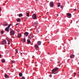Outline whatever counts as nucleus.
I'll return each instance as SVG.
<instances>
[{"label":"nucleus","instance_id":"nucleus-40","mask_svg":"<svg viewBox=\"0 0 79 79\" xmlns=\"http://www.w3.org/2000/svg\"><path fill=\"white\" fill-rule=\"evenodd\" d=\"M77 23H78V22H77H77H76Z\"/></svg>","mask_w":79,"mask_h":79},{"label":"nucleus","instance_id":"nucleus-9","mask_svg":"<svg viewBox=\"0 0 79 79\" xmlns=\"http://www.w3.org/2000/svg\"><path fill=\"white\" fill-rule=\"evenodd\" d=\"M32 36L31 34H30L28 36V38L29 39H32Z\"/></svg>","mask_w":79,"mask_h":79},{"label":"nucleus","instance_id":"nucleus-35","mask_svg":"<svg viewBox=\"0 0 79 79\" xmlns=\"http://www.w3.org/2000/svg\"><path fill=\"white\" fill-rule=\"evenodd\" d=\"M57 63H60V62H59V61H58L57 62Z\"/></svg>","mask_w":79,"mask_h":79},{"label":"nucleus","instance_id":"nucleus-22","mask_svg":"<svg viewBox=\"0 0 79 79\" xmlns=\"http://www.w3.org/2000/svg\"><path fill=\"white\" fill-rule=\"evenodd\" d=\"M37 24H38V22H35L34 23V25H37Z\"/></svg>","mask_w":79,"mask_h":79},{"label":"nucleus","instance_id":"nucleus-20","mask_svg":"<svg viewBox=\"0 0 79 79\" xmlns=\"http://www.w3.org/2000/svg\"><path fill=\"white\" fill-rule=\"evenodd\" d=\"M21 16H23V14H20L19 15V17H21Z\"/></svg>","mask_w":79,"mask_h":79},{"label":"nucleus","instance_id":"nucleus-23","mask_svg":"<svg viewBox=\"0 0 79 79\" xmlns=\"http://www.w3.org/2000/svg\"><path fill=\"white\" fill-rule=\"evenodd\" d=\"M2 63H5V60H2Z\"/></svg>","mask_w":79,"mask_h":79},{"label":"nucleus","instance_id":"nucleus-19","mask_svg":"<svg viewBox=\"0 0 79 79\" xmlns=\"http://www.w3.org/2000/svg\"><path fill=\"white\" fill-rule=\"evenodd\" d=\"M57 5H58V7H60V6H61V4H60V3H58L57 4Z\"/></svg>","mask_w":79,"mask_h":79},{"label":"nucleus","instance_id":"nucleus-33","mask_svg":"<svg viewBox=\"0 0 79 79\" xmlns=\"http://www.w3.org/2000/svg\"><path fill=\"white\" fill-rule=\"evenodd\" d=\"M76 9H75L74 10V11H76Z\"/></svg>","mask_w":79,"mask_h":79},{"label":"nucleus","instance_id":"nucleus-21","mask_svg":"<svg viewBox=\"0 0 79 79\" xmlns=\"http://www.w3.org/2000/svg\"><path fill=\"white\" fill-rule=\"evenodd\" d=\"M27 17H29V13H27Z\"/></svg>","mask_w":79,"mask_h":79},{"label":"nucleus","instance_id":"nucleus-5","mask_svg":"<svg viewBox=\"0 0 79 79\" xmlns=\"http://www.w3.org/2000/svg\"><path fill=\"white\" fill-rule=\"evenodd\" d=\"M59 69L58 68H55L52 70V72H56Z\"/></svg>","mask_w":79,"mask_h":79},{"label":"nucleus","instance_id":"nucleus-17","mask_svg":"<svg viewBox=\"0 0 79 79\" xmlns=\"http://www.w3.org/2000/svg\"><path fill=\"white\" fill-rule=\"evenodd\" d=\"M17 22H20L21 21V19H17Z\"/></svg>","mask_w":79,"mask_h":79},{"label":"nucleus","instance_id":"nucleus-24","mask_svg":"<svg viewBox=\"0 0 79 79\" xmlns=\"http://www.w3.org/2000/svg\"><path fill=\"white\" fill-rule=\"evenodd\" d=\"M4 26H8V23H5L4 25Z\"/></svg>","mask_w":79,"mask_h":79},{"label":"nucleus","instance_id":"nucleus-2","mask_svg":"<svg viewBox=\"0 0 79 79\" xmlns=\"http://www.w3.org/2000/svg\"><path fill=\"white\" fill-rule=\"evenodd\" d=\"M11 26V24L10 23L8 25V26L7 27H6L5 29V31H6V32H9V29Z\"/></svg>","mask_w":79,"mask_h":79},{"label":"nucleus","instance_id":"nucleus-11","mask_svg":"<svg viewBox=\"0 0 79 79\" xmlns=\"http://www.w3.org/2000/svg\"><path fill=\"white\" fill-rule=\"evenodd\" d=\"M24 34L25 36H27L29 35V33L27 32H25Z\"/></svg>","mask_w":79,"mask_h":79},{"label":"nucleus","instance_id":"nucleus-13","mask_svg":"<svg viewBox=\"0 0 79 79\" xmlns=\"http://www.w3.org/2000/svg\"><path fill=\"white\" fill-rule=\"evenodd\" d=\"M31 43V40H27V44H29Z\"/></svg>","mask_w":79,"mask_h":79},{"label":"nucleus","instance_id":"nucleus-36","mask_svg":"<svg viewBox=\"0 0 79 79\" xmlns=\"http://www.w3.org/2000/svg\"><path fill=\"white\" fill-rule=\"evenodd\" d=\"M21 55H23V53H21Z\"/></svg>","mask_w":79,"mask_h":79},{"label":"nucleus","instance_id":"nucleus-4","mask_svg":"<svg viewBox=\"0 0 79 79\" xmlns=\"http://www.w3.org/2000/svg\"><path fill=\"white\" fill-rule=\"evenodd\" d=\"M10 35H15V31H14L12 30L10 31Z\"/></svg>","mask_w":79,"mask_h":79},{"label":"nucleus","instance_id":"nucleus-39","mask_svg":"<svg viewBox=\"0 0 79 79\" xmlns=\"http://www.w3.org/2000/svg\"><path fill=\"white\" fill-rule=\"evenodd\" d=\"M1 57V54H0V58Z\"/></svg>","mask_w":79,"mask_h":79},{"label":"nucleus","instance_id":"nucleus-14","mask_svg":"<svg viewBox=\"0 0 79 79\" xmlns=\"http://www.w3.org/2000/svg\"><path fill=\"white\" fill-rule=\"evenodd\" d=\"M23 43H24L26 42V38H23L22 40Z\"/></svg>","mask_w":79,"mask_h":79},{"label":"nucleus","instance_id":"nucleus-10","mask_svg":"<svg viewBox=\"0 0 79 79\" xmlns=\"http://www.w3.org/2000/svg\"><path fill=\"white\" fill-rule=\"evenodd\" d=\"M35 49L36 50L37 49V48H39V46H38V45H37V44L35 45Z\"/></svg>","mask_w":79,"mask_h":79},{"label":"nucleus","instance_id":"nucleus-30","mask_svg":"<svg viewBox=\"0 0 79 79\" xmlns=\"http://www.w3.org/2000/svg\"><path fill=\"white\" fill-rule=\"evenodd\" d=\"M19 23H17V24H16V26H18V25H19Z\"/></svg>","mask_w":79,"mask_h":79},{"label":"nucleus","instance_id":"nucleus-12","mask_svg":"<svg viewBox=\"0 0 79 79\" xmlns=\"http://www.w3.org/2000/svg\"><path fill=\"white\" fill-rule=\"evenodd\" d=\"M37 44L38 45H41V41H39L37 42Z\"/></svg>","mask_w":79,"mask_h":79},{"label":"nucleus","instance_id":"nucleus-1","mask_svg":"<svg viewBox=\"0 0 79 79\" xmlns=\"http://www.w3.org/2000/svg\"><path fill=\"white\" fill-rule=\"evenodd\" d=\"M7 42H6V41L5 40H3L2 42V44L3 45H6V44H7L8 45H10V43L11 42V41H10V40H7Z\"/></svg>","mask_w":79,"mask_h":79},{"label":"nucleus","instance_id":"nucleus-6","mask_svg":"<svg viewBox=\"0 0 79 79\" xmlns=\"http://www.w3.org/2000/svg\"><path fill=\"white\" fill-rule=\"evenodd\" d=\"M32 18L34 19H36L37 17H36V14H34L32 15Z\"/></svg>","mask_w":79,"mask_h":79},{"label":"nucleus","instance_id":"nucleus-31","mask_svg":"<svg viewBox=\"0 0 79 79\" xmlns=\"http://www.w3.org/2000/svg\"><path fill=\"white\" fill-rule=\"evenodd\" d=\"M60 8H63V6H60Z\"/></svg>","mask_w":79,"mask_h":79},{"label":"nucleus","instance_id":"nucleus-32","mask_svg":"<svg viewBox=\"0 0 79 79\" xmlns=\"http://www.w3.org/2000/svg\"><path fill=\"white\" fill-rule=\"evenodd\" d=\"M49 76H50V77H52V75H49Z\"/></svg>","mask_w":79,"mask_h":79},{"label":"nucleus","instance_id":"nucleus-37","mask_svg":"<svg viewBox=\"0 0 79 79\" xmlns=\"http://www.w3.org/2000/svg\"><path fill=\"white\" fill-rule=\"evenodd\" d=\"M52 73V74H56V73Z\"/></svg>","mask_w":79,"mask_h":79},{"label":"nucleus","instance_id":"nucleus-8","mask_svg":"<svg viewBox=\"0 0 79 79\" xmlns=\"http://www.w3.org/2000/svg\"><path fill=\"white\" fill-rule=\"evenodd\" d=\"M22 36V35H21V34L20 33H19L18 34V38H21V37Z\"/></svg>","mask_w":79,"mask_h":79},{"label":"nucleus","instance_id":"nucleus-16","mask_svg":"<svg viewBox=\"0 0 79 79\" xmlns=\"http://www.w3.org/2000/svg\"><path fill=\"white\" fill-rule=\"evenodd\" d=\"M70 57L71 58H74V55H71Z\"/></svg>","mask_w":79,"mask_h":79},{"label":"nucleus","instance_id":"nucleus-18","mask_svg":"<svg viewBox=\"0 0 79 79\" xmlns=\"http://www.w3.org/2000/svg\"><path fill=\"white\" fill-rule=\"evenodd\" d=\"M19 75L20 77H21L23 76V74L21 73H19Z\"/></svg>","mask_w":79,"mask_h":79},{"label":"nucleus","instance_id":"nucleus-29","mask_svg":"<svg viewBox=\"0 0 79 79\" xmlns=\"http://www.w3.org/2000/svg\"><path fill=\"white\" fill-rule=\"evenodd\" d=\"M73 74H74L75 76H76V74H77V73H73Z\"/></svg>","mask_w":79,"mask_h":79},{"label":"nucleus","instance_id":"nucleus-38","mask_svg":"<svg viewBox=\"0 0 79 79\" xmlns=\"http://www.w3.org/2000/svg\"><path fill=\"white\" fill-rule=\"evenodd\" d=\"M56 15H57V16H58V14H57Z\"/></svg>","mask_w":79,"mask_h":79},{"label":"nucleus","instance_id":"nucleus-28","mask_svg":"<svg viewBox=\"0 0 79 79\" xmlns=\"http://www.w3.org/2000/svg\"><path fill=\"white\" fill-rule=\"evenodd\" d=\"M22 79H25V77H22Z\"/></svg>","mask_w":79,"mask_h":79},{"label":"nucleus","instance_id":"nucleus-7","mask_svg":"<svg viewBox=\"0 0 79 79\" xmlns=\"http://www.w3.org/2000/svg\"><path fill=\"white\" fill-rule=\"evenodd\" d=\"M50 6H51V7H53V6H54V5L53 4V3L52 2H51L50 3Z\"/></svg>","mask_w":79,"mask_h":79},{"label":"nucleus","instance_id":"nucleus-26","mask_svg":"<svg viewBox=\"0 0 79 79\" xmlns=\"http://www.w3.org/2000/svg\"><path fill=\"white\" fill-rule=\"evenodd\" d=\"M15 53H18V50L17 49H15Z\"/></svg>","mask_w":79,"mask_h":79},{"label":"nucleus","instance_id":"nucleus-15","mask_svg":"<svg viewBox=\"0 0 79 79\" xmlns=\"http://www.w3.org/2000/svg\"><path fill=\"white\" fill-rule=\"evenodd\" d=\"M5 77L6 78H8V77H9V76L8 75H7V74H6L5 75Z\"/></svg>","mask_w":79,"mask_h":79},{"label":"nucleus","instance_id":"nucleus-3","mask_svg":"<svg viewBox=\"0 0 79 79\" xmlns=\"http://www.w3.org/2000/svg\"><path fill=\"white\" fill-rule=\"evenodd\" d=\"M67 18H71L72 17L71 14L70 13H67Z\"/></svg>","mask_w":79,"mask_h":79},{"label":"nucleus","instance_id":"nucleus-27","mask_svg":"<svg viewBox=\"0 0 79 79\" xmlns=\"http://www.w3.org/2000/svg\"><path fill=\"white\" fill-rule=\"evenodd\" d=\"M11 63L12 64L15 63V61L12 60L11 62Z\"/></svg>","mask_w":79,"mask_h":79},{"label":"nucleus","instance_id":"nucleus-34","mask_svg":"<svg viewBox=\"0 0 79 79\" xmlns=\"http://www.w3.org/2000/svg\"><path fill=\"white\" fill-rule=\"evenodd\" d=\"M1 11H2V10L1 9V8H0V13L1 12Z\"/></svg>","mask_w":79,"mask_h":79},{"label":"nucleus","instance_id":"nucleus-25","mask_svg":"<svg viewBox=\"0 0 79 79\" xmlns=\"http://www.w3.org/2000/svg\"><path fill=\"white\" fill-rule=\"evenodd\" d=\"M1 33L2 34H3V33H4V32H3V31L2 30L1 31Z\"/></svg>","mask_w":79,"mask_h":79}]
</instances>
